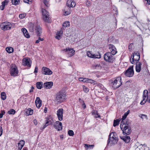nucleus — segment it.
Returning <instances> with one entry per match:
<instances>
[{"label": "nucleus", "instance_id": "obj_5", "mask_svg": "<svg viewBox=\"0 0 150 150\" xmlns=\"http://www.w3.org/2000/svg\"><path fill=\"white\" fill-rule=\"evenodd\" d=\"M42 18L43 20L47 23H50V16L49 13L45 9L42 8Z\"/></svg>", "mask_w": 150, "mask_h": 150}, {"label": "nucleus", "instance_id": "obj_51", "mask_svg": "<svg viewBox=\"0 0 150 150\" xmlns=\"http://www.w3.org/2000/svg\"><path fill=\"white\" fill-rule=\"evenodd\" d=\"M87 81H88V83H94L96 82V81H95L93 80L92 79H88V80H87Z\"/></svg>", "mask_w": 150, "mask_h": 150}, {"label": "nucleus", "instance_id": "obj_24", "mask_svg": "<svg viewBox=\"0 0 150 150\" xmlns=\"http://www.w3.org/2000/svg\"><path fill=\"white\" fill-rule=\"evenodd\" d=\"M120 138L122 139L126 143H129L130 140V137L128 136H120Z\"/></svg>", "mask_w": 150, "mask_h": 150}, {"label": "nucleus", "instance_id": "obj_40", "mask_svg": "<svg viewBox=\"0 0 150 150\" xmlns=\"http://www.w3.org/2000/svg\"><path fill=\"white\" fill-rule=\"evenodd\" d=\"M83 91L86 93H88L89 91V88L84 85L82 86Z\"/></svg>", "mask_w": 150, "mask_h": 150}, {"label": "nucleus", "instance_id": "obj_14", "mask_svg": "<svg viewBox=\"0 0 150 150\" xmlns=\"http://www.w3.org/2000/svg\"><path fill=\"white\" fill-rule=\"evenodd\" d=\"M109 52L112 55H115L117 52V50L115 46L113 45L110 44L109 46Z\"/></svg>", "mask_w": 150, "mask_h": 150}, {"label": "nucleus", "instance_id": "obj_62", "mask_svg": "<svg viewBox=\"0 0 150 150\" xmlns=\"http://www.w3.org/2000/svg\"><path fill=\"white\" fill-rule=\"evenodd\" d=\"M47 108L46 107H45L44 109V112L45 113H46L47 112Z\"/></svg>", "mask_w": 150, "mask_h": 150}, {"label": "nucleus", "instance_id": "obj_16", "mask_svg": "<svg viewBox=\"0 0 150 150\" xmlns=\"http://www.w3.org/2000/svg\"><path fill=\"white\" fill-rule=\"evenodd\" d=\"M23 65L24 66H27L28 67L31 66V62L29 58H24L22 60Z\"/></svg>", "mask_w": 150, "mask_h": 150}, {"label": "nucleus", "instance_id": "obj_19", "mask_svg": "<svg viewBox=\"0 0 150 150\" xmlns=\"http://www.w3.org/2000/svg\"><path fill=\"white\" fill-rule=\"evenodd\" d=\"M67 4L69 8L74 7L75 6L76 4L74 1H72V0H68L67 1Z\"/></svg>", "mask_w": 150, "mask_h": 150}, {"label": "nucleus", "instance_id": "obj_50", "mask_svg": "<svg viewBox=\"0 0 150 150\" xmlns=\"http://www.w3.org/2000/svg\"><path fill=\"white\" fill-rule=\"evenodd\" d=\"M1 112V113H0V118H2L3 117V115L5 113V111L4 110H2Z\"/></svg>", "mask_w": 150, "mask_h": 150}, {"label": "nucleus", "instance_id": "obj_12", "mask_svg": "<svg viewBox=\"0 0 150 150\" xmlns=\"http://www.w3.org/2000/svg\"><path fill=\"white\" fill-rule=\"evenodd\" d=\"M87 56L90 57L94 58H100L101 57V55L99 52L97 53L96 54H93L91 52L88 51L87 52Z\"/></svg>", "mask_w": 150, "mask_h": 150}, {"label": "nucleus", "instance_id": "obj_26", "mask_svg": "<svg viewBox=\"0 0 150 150\" xmlns=\"http://www.w3.org/2000/svg\"><path fill=\"white\" fill-rule=\"evenodd\" d=\"M63 33V32L62 30H60L59 31L57 32L55 36V38L58 40L60 39Z\"/></svg>", "mask_w": 150, "mask_h": 150}, {"label": "nucleus", "instance_id": "obj_22", "mask_svg": "<svg viewBox=\"0 0 150 150\" xmlns=\"http://www.w3.org/2000/svg\"><path fill=\"white\" fill-rule=\"evenodd\" d=\"M53 85V83L52 81H49L44 83V86L47 89H49L52 87Z\"/></svg>", "mask_w": 150, "mask_h": 150}, {"label": "nucleus", "instance_id": "obj_18", "mask_svg": "<svg viewBox=\"0 0 150 150\" xmlns=\"http://www.w3.org/2000/svg\"><path fill=\"white\" fill-rule=\"evenodd\" d=\"M54 127L58 131L61 130L62 129V124L61 122L59 121H57L55 122Z\"/></svg>", "mask_w": 150, "mask_h": 150}, {"label": "nucleus", "instance_id": "obj_63", "mask_svg": "<svg viewBox=\"0 0 150 150\" xmlns=\"http://www.w3.org/2000/svg\"><path fill=\"white\" fill-rule=\"evenodd\" d=\"M39 40H40V41H43L44 40V39L43 38H41L40 37H39L38 38Z\"/></svg>", "mask_w": 150, "mask_h": 150}, {"label": "nucleus", "instance_id": "obj_4", "mask_svg": "<svg viewBox=\"0 0 150 150\" xmlns=\"http://www.w3.org/2000/svg\"><path fill=\"white\" fill-rule=\"evenodd\" d=\"M140 58L139 53L138 52H134L133 54H132L130 59L131 63L135 64L137 63L139 60Z\"/></svg>", "mask_w": 150, "mask_h": 150}, {"label": "nucleus", "instance_id": "obj_13", "mask_svg": "<svg viewBox=\"0 0 150 150\" xmlns=\"http://www.w3.org/2000/svg\"><path fill=\"white\" fill-rule=\"evenodd\" d=\"M42 73L45 75H50L52 74V72L49 68L43 67L42 69Z\"/></svg>", "mask_w": 150, "mask_h": 150}, {"label": "nucleus", "instance_id": "obj_27", "mask_svg": "<svg viewBox=\"0 0 150 150\" xmlns=\"http://www.w3.org/2000/svg\"><path fill=\"white\" fill-rule=\"evenodd\" d=\"M45 121L48 122L50 125H52L53 122L52 118L50 116H49L45 118Z\"/></svg>", "mask_w": 150, "mask_h": 150}, {"label": "nucleus", "instance_id": "obj_60", "mask_svg": "<svg viewBox=\"0 0 150 150\" xmlns=\"http://www.w3.org/2000/svg\"><path fill=\"white\" fill-rule=\"evenodd\" d=\"M83 78H79V80L80 81H83Z\"/></svg>", "mask_w": 150, "mask_h": 150}, {"label": "nucleus", "instance_id": "obj_10", "mask_svg": "<svg viewBox=\"0 0 150 150\" xmlns=\"http://www.w3.org/2000/svg\"><path fill=\"white\" fill-rule=\"evenodd\" d=\"M124 74L127 77H132L134 74L133 66L129 67L125 72Z\"/></svg>", "mask_w": 150, "mask_h": 150}, {"label": "nucleus", "instance_id": "obj_31", "mask_svg": "<svg viewBox=\"0 0 150 150\" xmlns=\"http://www.w3.org/2000/svg\"><path fill=\"white\" fill-rule=\"evenodd\" d=\"M45 6V8H47L50 6L49 0H42Z\"/></svg>", "mask_w": 150, "mask_h": 150}, {"label": "nucleus", "instance_id": "obj_46", "mask_svg": "<svg viewBox=\"0 0 150 150\" xmlns=\"http://www.w3.org/2000/svg\"><path fill=\"white\" fill-rule=\"evenodd\" d=\"M68 134L70 136H73L74 134V132L72 130H69L68 131Z\"/></svg>", "mask_w": 150, "mask_h": 150}, {"label": "nucleus", "instance_id": "obj_1", "mask_svg": "<svg viewBox=\"0 0 150 150\" xmlns=\"http://www.w3.org/2000/svg\"><path fill=\"white\" fill-rule=\"evenodd\" d=\"M66 95L65 92L60 91L55 95L54 102L57 104L63 102L65 99Z\"/></svg>", "mask_w": 150, "mask_h": 150}, {"label": "nucleus", "instance_id": "obj_45", "mask_svg": "<svg viewBox=\"0 0 150 150\" xmlns=\"http://www.w3.org/2000/svg\"><path fill=\"white\" fill-rule=\"evenodd\" d=\"M28 112L27 113L28 114V115H32L33 113V110L31 109H28V111L27 112Z\"/></svg>", "mask_w": 150, "mask_h": 150}, {"label": "nucleus", "instance_id": "obj_47", "mask_svg": "<svg viewBox=\"0 0 150 150\" xmlns=\"http://www.w3.org/2000/svg\"><path fill=\"white\" fill-rule=\"evenodd\" d=\"M133 44L132 43H130L128 46V48L130 51L132 50V47L133 46Z\"/></svg>", "mask_w": 150, "mask_h": 150}, {"label": "nucleus", "instance_id": "obj_57", "mask_svg": "<svg viewBox=\"0 0 150 150\" xmlns=\"http://www.w3.org/2000/svg\"><path fill=\"white\" fill-rule=\"evenodd\" d=\"M88 78H83V82H88L87 80H88Z\"/></svg>", "mask_w": 150, "mask_h": 150}, {"label": "nucleus", "instance_id": "obj_32", "mask_svg": "<svg viewBox=\"0 0 150 150\" xmlns=\"http://www.w3.org/2000/svg\"><path fill=\"white\" fill-rule=\"evenodd\" d=\"M127 117V116L126 115L124 114V115L122 117L121 124H125L126 123V122H127V120H125V119Z\"/></svg>", "mask_w": 150, "mask_h": 150}, {"label": "nucleus", "instance_id": "obj_38", "mask_svg": "<svg viewBox=\"0 0 150 150\" xmlns=\"http://www.w3.org/2000/svg\"><path fill=\"white\" fill-rule=\"evenodd\" d=\"M109 137H111L112 138H115V137H117L116 133L115 132L111 133L109 135Z\"/></svg>", "mask_w": 150, "mask_h": 150}, {"label": "nucleus", "instance_id": "obj_55", "mask_svg": "<svg viewBox=\"0 0 150 150\" xmlns=\"http://www.w3.org/2000/svg\"><path fill=\"white\" fill-rule=\"evenodd\" d=\"M140 117L142 119H143V117H145V118H146L147 117V116L146 115H144V114H141V116H140Z\"/></svg>", "mask_w": 150, "mask_h": 150}, {"label": "nucleus", "instance_id": "obj_37", "mask_svg": "<svg viewBox=\"0 0 150 150\" xmlns=\"http://www.w3.org/2000/svg\"><path fill=\"white\" fill-rule=\"evenodd\" d=\"M93 69H100L101 68L100 64H94L93 65Z\"/></svg>", "mask_w": 150, "mask_h": 150}, {"label": "nucleus", "instance_id": "obj_48", "mask_svg": "<svg viewBox=\"0 0 150 150\" xmlns=\"http://www.w3.org/2000/svg\"><path fill=\"white\" fill-rule=\"evenodd\" d=\"M50 124L48 123V122L46 121V123L42 127V129H44L45 127H46L48 125H49Z\"/></svg>", "mask_w": 150, "mask_h": 150}, {"label": "nucleus", "instance_id": "obj_43", "mask_svg": "<svg viewBox=\"0 0 150 150\" xmlns=\"http://www.w3.org/2000/svg\"><path fill=\"white\" fill-rule=\"evenodd\" d=\"M16 112L15 110L13 109H11L8 112V113L9 114L14 115Z\"/></svg>", "mask_w": 150, "mask_h": 150}, {"label": "nucleus", "instance_id": "obj_28", "mask_svg": "<svg viewBox=\"0 0 150 150\" xmlns=\"http://www.w3.org/2000/svg\"><path fill=\"white\" fill-rule=\"evenodd\" d=\"M8 2V0H5L4 1L2 2V5L0 6V9L3 10L4 8L5 5H7Z\"/></svg>", "mask_w": 150, "mask_h": 150}, {"label": "nucleus", "instance_id": "obj_6", "mask_svg": "<svg viewBox=\"0 0 150 150\" xmlns=\"http://www.w3.org/2000/svg\"><path fill=\"white\" fill-rule=\"evenodd\" d=\"M109 52L106 53L104 55L105 61L109 62L112 63L115 60V58Z\"/></svg>", "mask_w": 150, "mask_h": 150}, {"label": "nucleus", "instance_id": "obj_64", "mask_svg": "<svg viewBox=\"0 0 150 150\" xmlns=\"http://www.w3.org/2000/svg\"><path fill=\"white\" fill-rule=\"evenodd\" d=\"M22 150H28V149L26 147H24Z\"/></svg>", "mask_w": 150, "mask_h": 150}, {"label": "nucleus", "instance_id": "obj_56", "mask_svg": "<svg viewBox=\"0 0 150 150\" xmlns=\"http://www.w3.org/2000/svg\"><path fill=\"white\" fill-rule=\"evenodd\" d=\"M38 72V67H37L36 66L35 68V69L34 71V73H37Z\"/></svg>", "mask_w": 150, "mask_h": 150}, {"label": "nucleus", "instance_id": "obj_30", "mask_svg": "<svg viewBox=\"0 0 150 150\" xmlns=\"http://www.w3.org/2000/svg\"><path fill=\"white\" fill-rule=\"evenodd\" d=\"M25 144V141L23 140L20 141L18 143V147L22 148Z\"/></svg>", "mask_w": 150, "mask_h": 150}, {"label": "nucleus", "instance_id": "obj_7", "mask_svg": "<svg viewBox=\"0 0 150 150\" xmlns=\"http://www.w3.org/2000/svg\"><path fill=\"white\" fill-rule=\"evenodd\" d=\"M13 24L9 22H4L1 24L0 27L1 29L4 30H9L12 27Z\"/></svg>", "mask_w": 150, "mask_h": 150}, {"label": "nucleus", "instance_id": "obj_53", "mask_svg": "<svg viewBox=\"0 0 150 150\" xmlns=\"http://www.w3.org/2000/svg\"><path fill=\"white\" fill-rule=\"evenodd\" d=\"M23 1L25 3L30 4V3L31 2L32 0H23Z\"/></svg>", "mask_w": 150, "mask_h": 150}, {"label": "nucleus", "instance_id": "obj_58", "mask_svg": "<svg viewBox=\"0 0 150 150\" xmlns=\"http://www.w3.org/2000/svg\"><path fill=\"white\" fill-rule=\"evenodd\" d=\"M81 101H82V103H83V104H82V105L83 107V108L84 109L85 108H86V105L85 103H84V102L83 100H81Z\"/></svg>", "mask_w": 150, "mask_h": 150}, {"label": "nucleus", "instance_id": "obj_49", "mask_svg": "<svg viewBox=\"0 0 150 150\" xmlns=\"http://www.w3.org/2000/svg\"><path fill=\"white\" fill-rule=\"evenodd\" d=\"M26 16V14L25 13L21 14L19 15V18H21L22 19L24 18Z\"/></svg>", "mask_w": 150, "mask_h": 150}, {"label": "nucleus", "instance_id": "obj_29", "mask_svg": "<svg viewBox=\"0 0 150 150\" xmlns=\"http://www.w3.org/2000/svg\"><path fill=\"white\" fill-rule=\"evenodd\" d=\"M94 145H90L85 144L84 145V147L87 149H93Z\"/></svg>", "mask_w": 150, "mask_h": 150}, {"label": "nucleus", "instance_id": "obj_11", "mask_svg": "<svg viewBox=\"0 0 150 150\" xmlns=\"http://www.w3.org/2000/svg\"><path fill=\"white\" fill-rule=\"evenodd\" d=\"M118 141L117 137H115V138H112L111 137H109L107 145L110 144V146L116 144Z\"/></svg>", "mask_w": 150, "mask_h": 150}, {"label": "nucleus", "instance_id": "obj_52", "mask_svg": "<svg viewBox=\"0 0 150 150\" xmlns=\"http://www.w3.org/2000/svg\"><path fill=\"white\" fill-rule=\"evenodd\" d=\"M92 113L93 115H98V112L97 111L93 110L92 112Z\"/></svg>", "mask_w": 150, "mask_h": 150}, {"label": "nucleus", "instance_id": "obj_21", "mask_svg": "<svg viewBox=\"0 0 150 150\" xmlns=\"http://www.w3.org/2000/svg\"><path fill=\"white\" fill-rule=\"evenodd\" d=\"M135 64H136V71L137 72H139L141 70L142 63L140 62H139Z\"/></svg>", "mask_w": 150, "mask_h": 150}, {"label": "nucleus", "instance_id": "obj_3", "mask_svg": "<svg viewBox=\"0 0 150 150\" xmlns=\"http://www.w3.org/2000/svg\"><path fill=\"white\" fill-rule=\"evenodd\" d=\"M122 83L121 78L120 76L117 77L112 82L111 85L114 89H116L120 87Z\"/></svg>", "mask_w": 150, "mask_h": 150}, {"label": "nucleus", "instance_id": "obj_39", "mask_svg": "<svg viewBox=\"0 0 150 150\" xmlns=\"http://www.w3.org/2000/svg\"><path fill=\"white\" fill-rule=\"evenodd\" d=\"M1 99L3 100H5L6 99V96L5 93L2 92L1 93Z\"/></svg>", "mask_w": 150, "mask_h": 150}, {"label": "nucleus", "instance_id": "obj_25", "mask_svg": "<svg viewBox=\"0 0 150 150\" xmlns=\"http://www.w3.org/2000/svg\"><path fill=\"white\" fill-rule=\"evenodd\" d=\"M21 30L25 37L27 38H30V35L25 28H23Z\"/></svg>", "mask_w": 150, "mask_h": 150}, {"label": "nucleus", "instance_id": "obj_59", "mask_svg": "<svg viewBox=\"0 0 150 150\" xmlns=\"http://www.w3.org/2000/svg\"><path fill=\"white\" fill-rule=\"evenodd\" d=\"M145 1H147L146 4H148V5L150 4V1L149 0H145Z\"/></svg>", "mask_w": 150, "mask_h": 150}, {"label": "nucleus", "instance_id": "obj_36", "mask_svg": "<svg viewBox=\"0 0 150 150\" xmlns=\"http://www.w3.org/2000/svg\"><path fill=\"white\" fill-rule=\"evenodd\" d=\"M69 21H65L64 23L63 24V27L62 28L63 29H64L68 27L69 26Z\"/></svg>", "mask_w": 150, "mask_h": 150}, {"label": "nucleus", "instance_id": "obj_15", "mask_svg": "<svg viewBox=\"0 0 150 150\" xmlns=\"http://www.w3.org/2000/svg\"><path fill=\"white\" fill-rule=\"evenodd\" d=\"M64 110L62 108H60L57 110V114L58 120L59 121H62L63 120V116Z\"/></svg>", "mask_w": 150, "mask_h": 150}, {"label": "nucleus", "instance_id": "obj_20", "mask_svg": "<svg viewBox=\"0 0 150 150\" xmlns=\"http://www.w3.org/2000/svg\"><path fill=\"white\" fill-rule=\"evenodd\" d=\"M36 106L38 108H39L42 105V101L39 97H37L35 101Z\"/></svg>", "mask_w": 150, "mask_h": 150}, {"label": "nucleus", "instance_id": "obj_42", "mask_svg": "<svg viewBox=\"0 0 150 150\" xmlns=\"http://www.w3.org/2000/svg\"><path fill=\"white\" fill-rule=\"evenodd\" d=\"M12 4L14 5H16L18 4L20 2L19 0H11Z\"/></svg>", "mask_w": 150, "mask_h": 150}, {"label": "nucleus", "instance_id": "obj_34", "mask_svg": "<svg viewBox=\"0 0 150 150\" xmlns=\"http://www.w3.org/2000/svg\"><path fill=\"white\" fill-rule=\"evenodd\" d=\"M42 82H38L36 83V86L37 88L39 89H41L42 87Z\"/></svg>", "mask_w": 150, "mask_h": 150}, {"label": "nucleus", "instance_id": "obj_33", "mask_svg": "<svg viewBox=\"0 0 150 150\" xmlns=\"http://www.w3.org/2000/svg\"><path fill=\"white\" fill-rule=\"evenodd\" d=\"M29 28L30 31L33 32L34 29V25L33 23H30L29 25Z\"/></svg>", "mask_w": 150, "mask_h": 150}, {"label": "nucleus", "instance_id": "obj_23", "mask_svg": "<svg viewBox=\"0 0 150 150\" xmlns=\"http://www.w3.org/2000/svg\"><path fill=\"white\" fill-rule=\"evenodd\" d=\"M35 30L38 36L40 37L42 33V30L41 27L39 25H37L35 28Z\"/></svg>", "mask_w": 150, "mask_h": 150}, {"label": "nucleus", "instance_id": "obj_9", "mask_svg": "<svg viewBox=\"0 0 150 150\" xmlns=\"http://www.w3.org/2000/svg\"><path fill=\"white\" fill-rule=\"evenodd\" d=\"M148 91L146 90H144L143 92V98L140 104L142 105L144 104L146 100L150 103V98H148Z\"/></svg>", "mask_w": 150, "mask_h": 150}, {"label": "nucleus", "instance_id": "obj_35", "mask_svg": "<svg viewBox=\"0 0 150 150\" xmlns=\"http://www.w3.org/2000/svg\"><path fill=\"white\" fill-rule=\"evenodd\" d=\"M6 51L9 53L13 52V49L11 47H8L6 48Z\"/></svg>", "mask_w": 150, "mask_h": 150}, {"label": "nucleus", "instance_id": "obj_17", "mask_svg": "<svg viewBox=\"0 0 150 150\" xmlns=\"http://www.w3.org/2000/svg\"><path fill=\"white\" fill-rule=\"evenodd\" d=\"M63 51H65L66 54H67L69 57H71L73 56L75 52V51L72 49L69 48L64 49Z\"/></svg>", "mask_w": 150, "mask_h": 150}, {"label": "nucleus", "instance_id": "obj_2", "mask_svg": "<svg viewBox=\"0 0 150 150\" xmlns=\"http://www.w3.org/2000/svg\"><path fill=\"white\" fill-rule=\"evenodd\" d=\"M129 124L127 122H126L125 123L120 124V127L124 135H129L131 133V130Z\"/></svg>", "mask_w": 150, "mask_h": 150}, {"label": "nucleus", "instance_id": "obj_8", "mask_svg": "<svg viewBox=\"0 0 150 150\" xmlns=\"http://www.w3.org/2000/svg\"><path fill=\"white\" fill-rule=\"evenodd\" d=\"M18 73V70L15 64H12L11 66L10 73L11 76H17Z\"/></svg>", "mask_w": 150, "mask_h": 150}, {"label": "nucleus", "instance_id": "obj_41", "mask_svg": "<svg viewBox=\"0 0 150 150\" xmlns=\"http://www.w3.org/2000/svg\"><path fill=\"white\" fill-rule=\"evenodd\" d=\"M120 120L117 119L116 120H114L113 125L114 127H115L118 125L120 122Z\"/></svg>", "mask_w": 150, "mask_h": 150}, {"label": "nucleus", "instance_id": "obj_54", "mask_svg": "<svg viewBox=\"0 0 150 150\" xmlns=\"http://www.w3.org/2000/svg\"><path fill=\"white\" fill-rule=\"evenodd\" d=\"M3 129L2 127L0 126V137L1 135L2 134Z\"/></svg>", "mask_w": 150, "mask_h": 150}, {"label": "nucleus", "instance_id": "obj_44", "mask_svg": "<svg viewBox=\"0 0 150 150\" xmlns=\"http://www.w3.org/2000/svg\"><path fill=\"white\" fill-rule=\"evenodd\" d=\"M68 11H65L64 12V16H67L70 13V9L69 8H68Z\"/></svg>", "mask_w": 150, "mask_h": 150}, {"label": "nucleus", "instance_id": "obj_61", "mask_svg": "<svg viewBox=\"0 0 150 150\" xmlns=\"http://www.w3.org/2000/svg\"><path fill=\"white\" fill-rule=\"evenodd\" d=\"M129 110H128L127 112H125V115H126L127 116V115H128L129 114Z\"/></svg>", "mask_w": 150, "mask_h": 150}]
</instances>
